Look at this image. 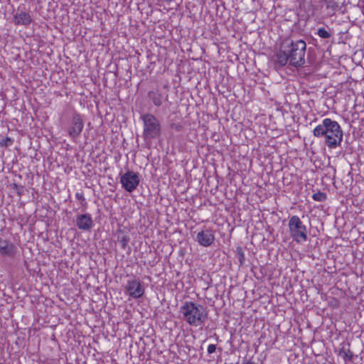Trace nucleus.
Returning <instances> with one entry per match:
<instances>
[{"instance_id": "obj_1", "label": "nucleus", "mask_w": 364, "mask_h": 364, "mask_svg": "<svg viewBox=\"0 0 364 364\" xmlns=\"http://www.w3.org/2000/svg\"><path fill=\"white\" fill-rule=\"evenodd\" d=\"M313 134L317 138L323 137L326 146L331 149L339 146L343 141V131L338 122L325 118L315 127Z\"/></svg>"}, {"instance_id": "obj_2", "label": "nucleus", "mask_w": 364, "mask_h": 364, "mask_svg": "<svg viewBox=\"0 0 364 364\" xmlns=\"http://www.w3.org/2000/svg\"><path fill=\"white\" fill-rule=\"evenodd\" d=\"M186 321L192 326H198L205 323L208 318L205 308L193 301H185L180 308Z\"/></svg>"}, {"instance_id": "obj_3", "label": "nucleus", "mask_w": 364, "mask_h": 364, "mask_svg": "<svg viewBox=\"0 0 364 364\" xmlns=\"http://www.w3.org/2000/svg\"><path fill=\"white\" fill-rule=\"evenodd\" d=\"M287 51L289 55V63L291 65L299 67L305 63V53L306 44L304 41L299 40L295 42L286 41Z\"/></svg>"}, {"instance_id": "obj_4", "label": "nucleus", "mask_w": 364, "mask_h": 364, "mask_svg": "<svg viewBox=\"0 0 364 364\" xmlns=\"http://www.w3.org/2000/svg\"><path fill=\"white\" fill-rule=\"evenodd\" d=\"M288 228L289 235L296 243H304L307 240L308 231L306 226L298 215H292L289 218Z\"/></svg>"}, {"instance_id": "obj_5", "label": "nucleus", "mask_w": 364, "mask_h": 364, "mask_svg": "<svg viewBox=\"0 0 364 364\" xmlns=\"http://www.w3.org/2000/svg\"><path fill=\"white\" fill-rule=\"evenodd\" d=\"M143 121V136L145 139L158 138L161 134V127L158 119L152 114L141 116Z\"/></svg>"}, {"instance_id": "obj_6", "label": "nucleus", "mask_w": 364, "mask_h": 364, "mask_svg": "<svg viewBox=\"0 0 364 364\" xmlns=\"http://www.w3.org/2000/svg\"><path fill=\"white\" fill-rule=\"evenodd\" d=\"M84 128V122L81 114L75 112L71 118L70 124L67 128L69 137L75 141L81 134Z\"/></svg>"}, {"instance_id": "obj_7", "label": "nucleus", "mask_w": 364, "mask_h": 364, "mask_svg": "<svg viewBox=\"0 0 364 364\" xmlns=\"http://www.w3.org/2000/svg\"><path fill=\"white\" fill-rule=\"evenodd\" d=\"M120 183L125 191L132 193L139 185V174L133 171H127L120 177Z\"/></svg>"}, {"instance_id": "obj_8", "label": "nucleus", "mask_w": 364, "mask_h": 364, "mask_svg": "<svg viewBox=\"0 0 364 364\" xmlns=\"http://www.w3.org/2000/svg\"><path fill=\"white\" fill-rule=\"evenodd\" d=\"M125 289L129 297L137 299L144 294V287L139 279L127 280Z\"/></svg>"}, {"instance_id": "obj_9", "label": "nucleus", "mask_w": 364, "mask_h": 364, "mask_svg": "<svg viewBox=\"0 0 364 364\" xmlns=\"http://www.w3.org/2000/svg\"><path fill=\"white\" fill-rule=\"evenodd\" d=\"M215 240V232L212 228L202 229L196 236L198 243L204 247L211 246Z\"/></svg>"}, {"instance_id": "obj_10", "label": "nucleus", "mask_w": 364, "mask_h": 364, "mask_svg": "<svg viewBox=\"0 0 364 364\" xmlns=\"http://www.w3.org/2000/svg\"><path fill=\"white\" fill-rule=\"evenodd\" d=\"M16 252V247L8 240L0 238V256L12 257Z\"/></svg>"}, {"instance_id": "obj_11", "label": "nucleus", "mask_w": 364, "mask_h": 364, "mask_svg": "<svg viewBox=\"0 0 364 364\" xmlns=\"http://www.w3.org/2000/svg\"><path fill=\"white\" fill-rule=\"evenodd\" d=\"M289 60V55L287 51L286 41H284L280 47L279 51L277 52L274 56V63L279 67H283L287 65Z\"/></svg>"}, {"instance_id": "obj_12", "label": "nucleus", "mask_w": 364, "mask_h": 364, "mask_svg": "<svg viewBox=\"0 0 364 364\" xmlns=\"http://www.w3.org/2000/svg\"><path fill=\"white\" fill-rule=\"evenodd\" d=\"M76 225L78 229L88 231L93 227V220L89 213L82 214L77 217Z\"/></svg>"}, {"instance_id": "obj_13", "label": "nucleus", "mask_w": 364, "mask_h": 364, "mask_svg": "<svg viewBox=\"0 0 364 364\" xmlns=\"http://www.w3.org/2000/svg\"><path fill=\"white\" fill-rule=\"evenodd\" d=\"M14 23L16 26H27L33 21L32 16L29 12L20 11L14 16Z\"/></svg>"}, {"instance_id": "obj_14", "label": "nucleus", "mask_w": 364, "mask_h": 364, "mask_svg": "<svg viewBox=\"0 0 364 364\" xmlns=\"http://www.w3.org/2000/svg\"><path fill=\"white\" fill-rule=\"evenodd\" d=\"M148 97L155 106L159 107L161 105L163 96L158 89L150 90L148 92Z\"/></svg>"}, {"instance_id": "obj_15", "label": "nucleus", "mask_w": 364, "mask_h": 364, "mask_svg": "<svg viewBox=\"0 0 364 364\" xmlns=\"http://www.w3.org/2000/svg\"><path fill=\"white\" fill-rule=\"evenodd\" d=\"M338 355L341 356L345 361H350L353 358V353L349 348L343 346L339 350Z\"/></svg>"}, {"instance_id": "obj_16", "label": "nucleus", "mask_w": 364, "mask_h": 364, "mask_svg": "<svg viewBox=\"0 0 364 364\" xmlns=\"http://www.w3.org/2000/svg\"><path fill=\"white\" fill-rule=\"evenodd\" d=\"M118 240L122 250H126L129 242L130 238L127 235H123L122 237L118 236Z\"/></svg>"}, {"instance_id": "obj_17", "label": "nucleus", "mask_w": 364, "mask_h": 364, "mask_svg": "<svg viewBox=\"0 0 364 364\" xmlns=\"http://www.w3.org/2000/svg\"><path fill=\"white\" fill-rule=\"evenodd\" d=\"M312 198L315 201L323 202L327 199V196L323 192L318 191L313 194Z\"/></svg>"}, {"instance_id": "obj_18", "label": "nucleus", "mask_w": 364, "mask_h": 364, "mask_svg": "<svg viewBox=\"0 0 364 364\" xmlns=\"http://www.w3.org/2000/svg\"><path fill=\"white\" fill-rule=\"evenodd\" d=\"M326 9L333 12L336 11L338 7V3L335 0H325Z\"/></svg>"}, {"instance_id": "obj_19", "label": "nucleus", "mask_w": 364, "mask_h": 364, "mask_svg": "<svg viewBox=\"0 0 364 364\" xmlns=\"http://www.w3.org/2000/svg\"><path fill=\"white\" fill-rule=\"evenodd\" d=\"M75 198L80 202V204L82 207L87 208V203L86 202L85 197L82 192H77L75 194Z\"/></svg>"}, {"instance_id": "obj_20", "label": "nucleus", "mask_w": 364, "mask_h": 364, "mask_svg": "<svg viewBox=\"0 0 364 364\" xmlns=\"http://www.w3.org/2000/svg\"><path fill=\"white\" fill-rule=\"evenodd\" d=\"M317 35L321 38H328L331 36V34L324 28H319Z\"/></svg>"}, {"instance_id": "obj_21", "label": "nucleus", "mask_w": 364, "mask_h": 364, "mask_svg": "<svg viewBox=\"0 0 364 364\" xmlns=\"http://www.w3.org/2000/svg\"><path fill=\"white\" fill-rule=\"evenodd\" d=\"M328 305L333 309H337L339 307L340 303L338 299L332 298V299L329 301Z\"/></svg>"}, {"instance_id": "obj_22", "label": "nucleus", "mask_w": 364, "mask_h": 364, "mask_svg": "<svg viewBox=\"0 0 364 364\" xmlns=\"http://www.w3.org/2000/svg\"><path fill=\"white\" fill-rule=\"evenodd\" d=\"M238 259L240 265H242L245 261V253L242 250L238 251Z\"/></svg>"}, {"instance_id": "obj_23", "label": "nucleus", "mask_w": 364, "mask_h": 364, "mask_svg": "<svg viewBox=\"0 0 364 364\" xmlns=\"http://www.w3.org/2000/svg\"><path fill=\"white\" fill-rule=\"evenodd\" d=\"M216 350V346L215 344H210L208 346L207 351L209 354L215 353Z\"/></svg>"}, {"instance_id": "obj_24", "label": "nucleus", "mask_w": 364, "mask_h": 364, "mask_svg": "<svg viewBox=\"0 0 364 364\" xmlns=\"http://www.w3.org/2000/svg\"><path fill=\"white\" fill-rule=\"evenodd\" d=\"M241 364H257L255 362L252 361V360H246L244 362H242Z\"/></svg>"}, {"instance_id": "obj_25", "label": "nucleus", "mask_w": 364, "mask_h": 364, "mask_svg": "<svg viewBox=\"0 0 364 364\" xmlns=\"http://www.w3.org/2000/svg\"><path fill=\"white\" fill-rule=\"evenodd\" d=\"M158 1H161V2L166 3L167 4H169L170 3L174 1L175 0H158Z\"/></svg>"}, {"instance_id": "obj_26", "label": "nucleus", "mask_w": 364, "mask_h": 364, "mask_svg": "<svg viewBox=\"0 0 364 364\" xmlns=\"http://www.w3.org/2000/svg\"><path fill=\"white\" fill-rule=\"evenodd\" d=\"M9 142L11 143V139L9 137H6V139H5V143H4L5 145H8Z\"/></svg>"}, {"instance_id": "obj_27", "label": "nucleus", "mask_w": 364, "mask_h": 364, "mask_svg": "<svg viewBox=\"0 0 364 364\" xmlns=\"http://www.w3.org/2000/svg\"><path fill=\"white\" fill-rule=\"evenodd\" d=\"M117 232H118V233H123V231H122V230H117Z\"/></svg>"}]
</instances>
